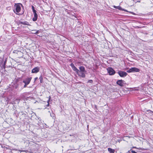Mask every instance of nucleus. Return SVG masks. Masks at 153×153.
I'll list each match as a JSON object with an SVG mask.
<instances>
[{"mask_svg": "<svg viewBox=\"0 0 153 153\" xmlns=\"http://www.w3.org/2000/svg\"><path fill=\"white\" fill-rule=\"evenodd\" d=\"M34 17L33 18L32 20L33 21H36L38 18V15L36 13H33Z\"/></svg>", "mask_w": 153, "mask_h": 153, "instance_id": "obj_10", "label": "nucleus"}, {"mask_svg": "<svg viewBox=\"0 0 153 153\" xmlns=\"http://www.w3.org/2000/svg\"><path fill=\"white\" fill-rule=\"evenodd\" d=\"M33 33H34L36 32V30H33Z\"/></svg>", "mask_w": 153, "mask_h": 153, "instance_id": "obj_32", "label": "nucleus"}, {"mask_svg": "<svg viewBox=\"0 0 153 153\" xmlns=\"http://www.w3.org/2000/svg\"><path fill=\"white\" fill-rule=\"evenodd\" d=\"M39 30H38L37 31H36L34 33L38 34V33H39Z\"/></svg>", "mask_w": 153, "mask_h": 153, "instance_id": "obj_23", "label": "nucleus"}, {"mask_svg": "<svg viewBox=\"0 0 153 153\" xmlns=\"http://www.w3.org/2000/svg\"><path fill=\"white\" fill-rule=\"evenodd\" d=\"M131 153H137L135 151L133 150L131 151Z\"/></svg>", "mask_w": 153, "mask_h": 153, "instance_id": "obj_26", "label": "nucleus"}, {"mask_svg": "<svg viewBox=\"0 0 153 153\" xmlns=\"http://www.w3.org/2000/svg\"><path fill=\"white\" fill-rule=\"evenodd\" d=\"M133 1L135 3L137 2H140V0H139L137 1H135V0H133Z\"/></svg>", "mask_w": 153, "mask_h": 153, "instance_id": "obj_21", "label": "nucleus"}, {"mask_svg": "<svg viewBox=\"0 0 153 153\" xmlns=\"http://www.w3.org/2000/svg\"><path fill=\"white\" fill-rule=\"evenodd\" d=\"M113 7L114 8H116L117 9V6H115V5H114V6H113Z\"/></svg>", "mask_w": 153, "mask_h": 153, "instance_id": "obj_29", "label": "nucleus"}, {"mask_svg": "<svg viewBox=\"0 0 153 153\" xmlns=\"http://www.w3.org/2000/svg\"><path fill=\"white\" fill-rule=\"evenodd\" d=\"M117 84L121 87L124 86L126 84L125 81L122 79L118 80L116 82Z\"/></svg>", "mask_w": 153, "mask_h": 153, "instance_id": "obj_3", "label": "nucleus"}, {"mask_svg": "<svg viewBox=\"0 0 153 153\" xmlns=\"http://www.w3.org/2000/svg\"><path fill=\"white\" fill-rule=\"evenodd\" d=\"M107 70L110 75H113L115 73V71L111 68H108L107 69Z\"/></svg>", "mask_w": 153, "mask_h": 153, "instance_id": "obj_4", "label": "nucleus"}, {"mask_svg": "<svg viewBox=\"0 0 153 153\" xmlns=\"http://www.w3.org/2000/svg\"><path fill=\"white\" fill-rule=\"evenodd\" d=\"M105 47H106V48H107V46H105Z\"/></svg>", "mask_w": 153, "mask_h": 153, "instance_id": "obj_35", "label": "nucleus"}, {"mask_svg": "<svg viewBox=\"0 0 153 153\" xmlns=\"http://www.w3.org/2000/svg\"><path fill=\"white\" fill-rule=\"evenodd\" d=\"M149 111H150V112L151 113V114H152V113L153 114V111L151 110H149Z\"/></svg>", "mask_w": 153, "mask_h": 153, "instance_id": "obj_31", "label": "nucleus"}, {"mask_svg": "<svg viewBox=\"0 0 153 153\" xmlns=\"http://www.w3.org/2000/svg\"><path fill=\"white\" fill-rule=\"evenodd\" d=\"M79 71L84 72L85 71V68L83 66H80L79 67Z\"/></svg>", "mask_w": 153, "mask_h": 153, "instance_id": "obj_13", "label": "nucleus"}, {"mask_svg": "<svg viewBox=\"0 0 153 153\" xmlns=\"http://www.w3.org/2000/svg\"><path fill=\"white\" fill-rule=\"evenodd\" d=\"M18 86H19V85L17 84H15L14 85V88L15 89H17V88H18Z\"/></svg>", "mask_w": 153, "mask_h": 153, "instance_id": "obj_19", "label": "nucleus"}, {"mask_svg": "<svg viewBox=\"0 0 153 153\" xmlns=\"http://www.w3.org/2000/svg\"><path fill=\"white\" fill-rule=\"evenodd\" d=\"M125 10V11H126V10Z\"/></svg>", "mask_w": 153, "mask_h": 153, "instance_id": "obj_36", "label": "nucleus"}, {"mask_svg": "<svg viewBox=\"0 0 153 153\" xmlns=\"http://www.w3.org/2000/svg\"><path fill=\"white\" fill-rule=\"evenodd\" d=\"M18 150L20 152H26V153H27V152H28V150Z\"/></svg>", "mask_w": 153, "mask_h": 153, "instance_id": "obj_16", "label": "nucleus"}, {"mask_svg": "<svg viewBox=\"0 0 153 153\" xmlns=\"http://www.w3.org/2000/svg\"><path fill=\"white\" fill-rule=\"evenodd\" d=\"M17 81H18V79H16L15 80V81H16V82H17Z\"/></svg>", "mask_w": 153, "mask_h": 153, "instance_id": "obj_33", "label": "nucleus"}, {"mask_svg": "<svg viewBox=\"0 0 153 153\" xmlns=\"http://www.w3.org/2000/svg\"><path fill=\"white\" fill-rule=\"evenodd\" d=\"M118 73L120 77H125L127 74L126 72L121 71H119Z\"/></svg>", "mask_w": 153, "mask_h": 153, "instance_id": "obj_6", "label": "nucleus"}, {"mask_svg": "<svg viewBox=\"0 0 153 153\" xmlns=\"http://www.w3.org/2000/svg\"><path fill=\"white\" fill-rule=\"evenodd\" d=\"M39 79L41 83H42L43 82V78L42 76H40L39 77Z\"/></svg>", "mask_w": 153, "mask_h": 153, "instance_id": "obj_17", "label": "nucleus"}, {"mask_svg": "<svg viewBox=\"0 0 153 153\" xmlns=\"http://www.w3.org/2000/svg\"><path fill=\"white\" fill-rule=\"evenodd\" d=\"M117 9H118L120 10H124L123 9H122V7L120 6H117Z\"/></svg>", "mask_w": 153, "mask_h": 153, "instance_id": "obj_18", "label": "nucleus"}, {"mask_svg": "<svg viewBox=\"0 0 153 153\" xmlns=\"http://www.w3.org/2000/svg\"><path fill=\"white\" fill-rule=\"evenodd\" d=\"M51 98V97L50 96H49V99H50V100Z\"/></svg>", "mask_w": 153, "mask_h": 153, "instance_id": "obj_34", "label": "nucleus"}, {"mask_svg": "<svg viewBox=\"0 0 153 153\" xmlns=\"http://www.w3.org/2000/svg\"><path fill=\"white\" fill-rule=\"evenodd\" d=\"M108 151H109L110 153H114L115 150L114 149H112L111 148H108Z\"/></svg>", "mask_w": 153, "mask_h": 153, "instance_id": "obj_14", "label": "nucleus"}, {"mask_svg": "<svg viewBox=\"0 0 153 153\" xmlns=\"http://www.w3.org/2000/svg\"><path fill=\"white\" fill-rule=\"evenodd\" d=\"M6 62H7V60H6V59H5V61H4L3 65H2V67L4 69H5V65L6 64Z\"/></svg>", "mask_w": 153, "mask_h": 153, "instance_id": "obj_15", "label": "nucleus"}, {"mask_svg": "<svg viewBox=\"0 0 153 153\" xmlns=\"http://www.w3.org/2000/svg\"><path fill=\"white\" fill-rule=\"evenodd\" d=\"M28 85V84H25V85L24 86L23 88H25L27 87V85Z\"/></svg>", "mask_w": 153, "mask_h": 153, "instance_id": "obj_25", "label": "nucleus"}, {"mask_svg": "<svg viewBox=\"0 0 153 153\" xmlns=\"http://www.w3.org/2000/svg\"><path fill=\"white\" fill-rule=\"evenodd\" d=\"M140 71V70L139 68L135 67H132L127 71V72L128 73H131L133 72H139Z\"/></svg>", "mask_w": 153, "mask_h": 153, "instance_id": "obj_2", "label": "nucleus"}, {"mask_svg": "<svg viewBox=\"0 0 153 153\" xmlns=\"http://www.w3.org/2000/svg\"><path fill=\"white\" fill-rule=\"evenodd\" d=\"M19 24H21L24 25H30L29 23L27 21L19 22Z\"/></svg>", "mask_w": 153, "mask_h": 153, "instance_id": "obj_11", "label": "nucleus"}, {"mask_svg": "<svg viewBox=\"0 0 153 153\" xmlns=\"http://www.w3.org/2000/svg\"><path fill=\"white\" fill-rule=\"evenodd\" d=\"M70 65L74 71H75L76 73H78L79 70L74 66L73 63H71Z\"/></svg>", "mask_w": 153, "mask_h": 153, "instance_id": "obj_7", "label": "nucleus"}, {"mask_svg": "<svg viewBox=\"0 0 153 153\" xmlns=\"http://www.w3.org/2000/svg\"><path fill=\"white\" fill-rule=\"evenodd\" d=\"M133 148H135V149H142L141 148H137L135 147H132Z\"/></svg>", "mask_w": 153, "mask_h": 153, "instance_id": "obj_22", "label": "nucleus"}, {"mask_svg": "<svg viewBox=\"0 0 153 153\" xmlns=\"http://www.w3.org/2000/svg\"><path fill=\"white\" fill-rule=\"evenodd\" d=\"M39 71V67H36L33 68L32 70V73H36Z\"/></svg>", "mask_w": 153, "mask_h": 153, "instance_id": "obj_9", "label": "nucleus"}, {"mask_svg": "<svg viewBox=\"0 0 153 153\" xmlns=\"http://www.w3.org/2000/svg\"><path fill=\"white\" fill-rule=\"evenodd\" d=\"M13 52L14 53L19 54L21 56L22 54V53L20 51L17 50H14Z\"/></svg>", "mask_w": 153, "mask_h": 153, "instance_id": "obj_12", "label": "nucleus"}, {"mask_svg": "<svg viewBox=\"0 0 153 153\" xmlns=\"http://www.w3.org/2000/svg\"><path fill=\"white\" fill-rule=\"evenodd\" d=\"M33 13H36V11L35 10H33Z\"/></svg>", "mask_w": 153, "mask_h": 153, "instance_id": "obj_28", "label": "nucleus"}, {"mask_svg": "<svg viewBox=\"0 0 153 153\" xmlns=\"http://www.w3.org/2000/svg\"><path fill=\"white\" fill-rule=\"evenodd\" d=\"M37 79H38V77H35L34 79L35 81H36Z\"/></svg>", "mask_w": 153, "mask_h": 153, "instance_id": "obj_30", "label": "nucleus"}, {"mask_svg": "<svg viewBox=\"0 0 153 153\" xmlns=\"http://www.w3.org/2000/svg\"><path fill=\"white\" fill-rule=\"evenodd\" d=\"M49 102H50V99H49L47 101V102H48V104L47 105H46V106L47 107L48 106H49Z\"/></svg>", "mask_w": 153, "mask_h": 153, "instance_id": "obj_20", "label": "nucleus"}, {"mask_svg": "<svg viewBox=\"0 0 153 153\" xmlns=\"http://www.w3.org/2000/svg\"><path fill=\"white\" fill-rule=\"evenodd\" d=\"M31 79V77H27L24 80L23 82L26 84L28 85L30 83Z\"/></svg>", "mask_w": 153, "mask_h": 153, "instance_id": "obj_5", "label": "nucleus"}, {"mask_svg": "<svg viewBox=\"0 0 153 153\" xmlns=\"http://www.w3.org/2000/svg\"><path fill=\"white\" fill-rule=\"evenodd\" d=\"M88 82H89L90 83H92L93 82V81L92 80H89Z\"/></svg>", "mask_w": 153, "mask_h": 153, "instance_id": "obj_24", "label": "nucleus"}, {"mask_svg": "<svg viewBox=\"0 0 153 153\" xmlns=\"http://www.w3.org/2000/svg\"><path fill=\"white\" fill-rule=\"evenodd\" d=\"M76 74L78 76L82 77L84 78L85 76V72L79 71V70L78 73Z\"/></svg>", "mask_w": 153, "mask_h": 153, "instance_id": "obj_8", "label": "nucleus"}, {"mask_svg": "<svg viewBox=\"0 0 153 153\" xmlns=\"http://www.w3.org/2000/svg\"><path fill=\"white\" fill-rule=\"evenodd\" d=\"M20 5L22 6V4L18 3L17 4L15 5V9H14L13 10V12L14 13H15L16 14L20 15V13L18 14L17 13H19V12L21 10V7H20Z\"/></svg>", "mask_w": 153, "mask_h": 153, "instance_id": "obj_1", "label": "nucleus"}, {"mask_svg": "<svg viewBox=\"0 0 153 153\" xmlns=\"http://www.w3.org/2000/svg\"><path fill=\"white\" fill-rule=\"evenodd\" d=\"M31 7L33 10H35L34 7L33 6H32Z\"/></svg>", "mask_w": 153, "mask_h": 153, "instance_id": "obj_27", "label": "nucleus"}]
</instances>
